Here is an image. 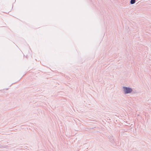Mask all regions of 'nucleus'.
I'll return each instance as SVG.
<instances>
[{
	"label": "nucleus",
	"mask_w": 151,
	"mask_h": 151,
	"mask_svg": "<svg viewBox=\"0 0 151 151\" xmlns=\"http://www.w3.org/2000/svg\"><path fill=\"white\" fill-rule=\"evenodd\" d=\"M123 90L124 94L130 93L133 91V89L132 88L125 86L123 87Z\"/></svg>",
	"instance_id": "1"
},
{
	"label": "nucleus",
	"mask_w": 151,
	"mask_h": 151,
	"mask_svg": "<svg viewBox=\"0 0 151 151\" xmlns=\"http://www.w3.org/2000/svg\"><path fill=\"white\" fill-rule=\"evenodd\" d=\"M109 139V141H110V142L111 143H112L113 144H114V143H115V142L114 139L112 136H110Z\"/></svg>",
	"instance_id": "2"
},
{
	"label": "nucleus",
	"mask_w": 151,
	"mask_h": 151,
	"mask_svg": "<svg viewBox=\"0 0 151 151\" xmlns=\"http://www.w3.org/2000/svg\"><path fill=\"white\" fill-rule=\"evenodd\" d=\"M136 0H131L130 1V3L132 4H133L135 3Z\"/></svg>",
	"instance_id": "3"
}]
</instances>
